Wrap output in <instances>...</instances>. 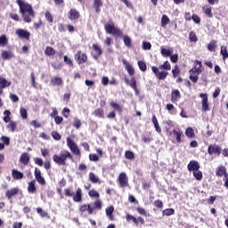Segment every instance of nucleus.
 <instances>
[{
    "mask_svg": "<svg viewBox=\"0 0 228 228\" xmlns=\"http://www.w3.org/2000/svg\"><path fill=\"white\" fill-rule=\"evenodd\" d=\"M169 56H170V58H171V61H172L173 63H177V61H179V55H178L177 53L173 54V55H172V53H171V55H169Z\"/></svg>",
    "mask_w": 228,
    "mask_h": 228,
    "instance_id": "60",
    "label": "nucleus"
},
{
    "mask_svg": "<svg viewBox=\"0 0 228 228\" xmlns=\"http://www.w3.org/2000/svg\"><path fill=\"white\" fill-rule=\"evenodd\" d=\"M159 69H164V70H170L171 66H170V62H168V61H166L162 65L159 66Z\"/></svg>",
    "mask_w": 228,
    "mask_h": 228,
    "instance_id": "52",
    "label": "nucleus"
},
{
    "mask_svg": "<svg viewBox=\"0 0 228 228\" xmlns=\"http://www.w3.org/2000/svg\"><path fill=\"white\" fill-rule=\"evenodd\" d=\"M125 158L126 159H134V153L131 151H126L125 152Z\"/></svg>",
    "mask_w": 228,
    "mask_h": 228,
    "instance_id": "50",
    "label": "nucleus"
},
{
    "mask_svg": "<svg viewBox=\"0 0 228 228\" xmlns=\"http://www.w3.org/2000/svg\"><path fill=\"white\" fill-rule=\"evenodd\" d=\"M17 193H19V188H12L6 191L5 197H7V199H12V197L17 195Z\"/></svg>",
    "mask_w": 228,
    "mask_h": 228,
    "instance_id": "25",
    "label": "nucleus"
},
{
    "mask_svg": "<svg viewBox=\"0 0 228 228\" xmlns=\"http://www.w3.org/2000/svg\"><path fill=\"white\" fill-rule=\"evenodd\" d=\"M208 51H215L216 49V41L212 40L208 45Z\"/></svg>",
    "mask_w": 228,
    "mask_h": 228,
    "instance_id": "53",
    "label": "nucleus"
},
{
    "mask_svg": "<svg viewBox=\"0 0 228 228\" xmlns=\"http://www.w3.org/2000/svg\"><path fill=\"white\" fill-rule=\"evenodd\" d=\"M79 16H80L79 12H77V10L76 9L69 10L68 13V19H69V20H77Z\"/></svg>",
    "mask_w": 228,
    "mask_h": 228,
    "instance_id": "13",
    "label": "nucleus"
},
{
    "mask_svg": "<svg viewBox=\"0 0 228 228\" xmlns=\"http://www.w3.org/2000/svg\"><path fill=\"white\" fill-rule=\"evenodd\" d=\"M110 106L111 108L115 109L117 111H122V107H120V105H118V103L111 102Z\"/></svg>",
    "mask_w": 228,
    "mask_h": 228,
    "instance_id": "58",
    "label": "nucleus"
},
{
    "mask_svg": "<svg viewBox=\"0 0 228 228\" xmlns=\"http://www.w3.org/2000/svg\"><path fill=\"white\" fill-rule=\"evenodd\" d=\"M53 159L54 163H56L57 165L65 166L66 159L72 160V159H74V158L72 157V154H70L69 151H61L59 155H56V154L53 155Z\"/></svg>",
    "mask_w": 228,
    "mask_h": 228,
    "instance_id": "1",
    "label": "nucleus"
},
{
    "mask_svg": "<svg viewBox=\"0 0 228 228\" xmlns=\"http://www.w3.org/2000/svg\"><path fill=\"white\" fill-rule=\"evenodd\" d=\"M126 222H129L130 220H132V222H134V224H135V225H138V219H136V217L127 214L126 216Z\"/></svg>",
    "mask_w": 228,
    "mask_h": 228,
    "instance_id": "47",
    "label": "nucleus"
},
{
    "mask_svg": "<svg viewBox=\"0 0 228 228\" xmlns=\"http://www.w3.org/2000/svg\"><path fill=\"white\" fill-rule=\"evenodd\" d=\"M151 47H152V45L151 44V42H147V41L142 42V49L144 51H150Z\"/></svg>",
    "mask_w": 228,
    "mask_h": 228,
    "instance_id": "48",
    "label": "nucleus"
},
{
    "mask_svg": "<svg viewBox=\"0 0 228 228\" xmlns=\"http://www.w3.org/2000/svg\"><path fill=\"white\" fill-rule=\"evenodd\" d=\"M151 70L155 73L156 77H158L160 81L167 79V76H168L167 71H159V68L155 66L151 68Z\"/></svg>",
    "mask_w": 228,
    "mask_h": 228,
    "instance_id": "5",
    "label": "nucleus"
},
{
    "mask_svg": "<svg viewBox=\"0 0 228 228\" xmlns=\"http://www.w3.org/2000/svg\"><path fill=\"white\" fill-rule=\"evenodd\" d=\"M113 211H115V208H113V206H110L105 209L106 216H108L109 220L110 221L114 220Z\"/></svg>",
    "mask_w": 228,
    "mask_h": 228,
    "instance_id": "24",
    "label": "nucleus"
},
{
    "mask_svg": "<svg viewBox=\"0 0 228 228\" xmlns=\"http://www.w3.org/2000/svg\"><path fill=\"white\" fill-rule=\"evenodd\" d=\"M122 63L123 65H125V69L127 71V73L130 76H134V69H133V66L129 64L126 59H122Z\"/></svg>",
    "mask_w": 228,
    "mask_h": 228,
    "instance_id": "14",
    "label": "nucleus"
},
{
    "mask_svg": "<svg viewBox=\"0 0 228 228\" xmlns=\"http://www.w3.org/2000/svg\"><path fill=\"white\" fill-rule=\"evenodd\" d=\"M190 79L192 83H197L199 81V75L195 72H190Z\"/></svg>",
    "mask_w": 228,
    "mask_h": 228,
    "instance_id": "38",
    "label": "nucleus"
},
{
    "mask_svg": "<svg viewBox=\"0 0 228 228\" xmlns=\"http://www.w3.org/2000/svg\"><path fill=\"white\" fill-rule=\"evenodd\" d=\"M8 127H10L12 133H14L15 130L17 129V123L15 121H11L10 124L8 125Z\"/></svg>",
    "mask_w": 228,
    "mask_h": 228,
    "instance_id": "54",
    "label": "nucleus"
},
{
    "mask_svg": "<svg viewBox=\"0 0 228 228\" xmlns=\"http://www.w3.org/2000/svg\"><path fill=\"white\" fill-rule=\"evenodd\" d=\"M216 175H217L218 177H222V175H224V177H227L228 174L225 170V167L224 166L219 167L216 171Z\"/></svg>",
    "mask_w": 228,
    "mask_h": 228,
    "instance_id": "22",
    "label": "nucleus"
},
{
    "mask_svg": "<svg viewBox=\"0 0 228 228\" xmlns=\"http://www.w3.org/2000/svg\"><path fill=\"white\" fill-rule=\"evenodd\" d=\"M208 152L210 156H212V154H217V156H220L222 153V147L216 144H210L208 148Z\"/></svg>",
    "mask_w": 228,
    "mask_h": 228,
    "instance_id": "6",
    "label": "nucleus"
},
{
    "mask_svg": "<svg viewBox=\"0 0 228 228\" xmlns=\"http://www.w3.org/2000/svg\"><path fill=\"white\" fill-rule=\"evenodd\" d=\"M94 115H95V117H100L101 118H102V117H104V110L102 109H96L94 112Z\"/></svg>",
    "mask_w": 228,
    "mask_h": 228,
    "instance_id": "43",
    "label": "nucleus"
},
{
    "mask_svg": "<svg viewBox=\"0 0 228 228\" xmlns=\"http://www.w3.org/2000/svg\"><path fill=\"white\" fill-rule=\"evenodd\" d=\"M20 115L23 120H26L28 118V110L25 108H21L20 110Z\"/></svg>",
    "mask_w": 228,
    "mask_h": 228,
    "instance_id": "45",
    "label": "nucleus"
},
{
    "mask_svg": "<svg viewBox=\"0 0 228 228\" xmlns=\"http://www.w3.org/2000/svg\"><path fill=\"white\" fill-rule=\"evenodd\" d=\"M20 161L23 165H28L29 163V156H28V153H22Z\"/></svg>",
    "mask_w": 228,
    "mask_h": 228,
    "instance_id": "32",
    "label": "nucleus"
},
{
    "mask_svg": "<svg viewBox=\"0 0 228 228\" xmlns=\"http://www.w3.org/2000/svg\"><path fill=\"white\" fill-rule=\"evenodd\" d=\"M89 206H92L93 213H94V211H95V209H102V203L99 200H97L94 203L89 204Z\"/></svg>",
    "mask_w": 228,
    "mask_h": 228,
    "instance_id": "30",
    "label": "nucleus"
},
{
    "mask_svg": "<svg viewBox=\"0 0 228 228\" xmlns=\"http://www.w3.org/2000/svg\"><path fill=\"white\" fill-rule=\"evenodd\" d=\"M80 213H85V211L88 212V215H94V207L92 205H82L79 208Z\"/></svg>",
    "mask_w": 228,
    "mask_h": 228,
    "instance_id": "18",
    "label": "nucleus"
},
{
    "mask_svg": "<svg viewBox=\"0 0 228 228\" xmlns=\"http://www.w3.org/2000/svg\"><path fill=\"white\" fill-rule=\"evenodd\" d=\"M93 49H94V53H93V58L94 60H99V56L102 54V50H101V47L97 45H93Z\"/></svg>",
    "mask_w": 228,
    "mask_h": 228,
    "instance_id": "17",
    "label": "nucleus"
},
{
    "mask_svg": "<svg viewBox=\"0 0 228 228\" xmlns=\"http://www.w3.org/2000/svg\"><path fill=\"white\" fill-rule=\"evenodd\" d=\"M138 67L142 72H145L147 70V64L143 62V61H139L138 62Z\"/></svg>",
    "mask_w": 228,
    "mask_h": 228,
    "instance_id": "44",
    "label": "nucleus"
},
{
    "mask_svg": "<svg viewBox=\"0 0 228 228\" xmlns=\"http://www.w3.org/2000/svg\"><path fill=\"white\" fill-rule=\"evenodd\" d=\"M35 184H37V181L32 180L28 183V193H35L37 191V187H35Z\"/></svg>",
    "mask_w": 228,
    "mask_h": 228,
    "instance_id": "26",
    "label": "nucleus"
},
{
    "mask_svg": "<svg viewBox=\"0 0 228 228\" xmlns=\"http://www.w3.org/2000/svg\"><path fill=\"white\" fill-rule=\"evenodd\" d=\"M223 60H227L228 58V52H227V46H221V51H220Z\"/></svg>",
    "mask_w": 228,
    "mask_h": 228,
    "instance_id": "35",
    "label": "nucleus"
},
{
    "mask_svg": "<svg viewBox=\"0 0 228 228\" xmlns=\"http://www.w3.org/2000/svg\"><path fill=\"white\" fill-rule=\"evenodd\" d=\"M118 183L122 188H126V186L129 185V179L126 173H120L118 175Z\"/></svg>",
    "mask_w": 228,
    "mask_h": 228,
    "instance_id": "7",
    "label": "nucleus"
},
{
    "mask_svg": "<svg viewBox=\"0 0 228 228\" xmlns=\"http://www.w3.org/2000/svg\"><path fill=\"white\" fill-rule=\"evenodd\" d=\"M82 199H83V193H82L81 188H78L76 191V194H74L73 196V200L74 202H81Z\"/></svg>",
    "mask_w": 228,
    "mask_h": 228,
    "instance_id": "21",
    "label": "nucleus"
},
{
    "mask_svg": "<svg viewBox=\"0 0 228 228\" xmlns=\"http://www.w3.org/2000/svg\"><path fill=\"white\" fill-rule=\"evenodd\" d=\"M189 38H190L191 42H197V40H198L197 35L194 32H191L189 34Z\"/></svg>",
    "mask_w": 228,
    "mask_h": 228,
    "instance_id": "61",
    "label": "nucleus"
},
{
    "mask_svg": "<svg viewBox=\"0 0 228 228\" xmlns=\"http://www.w3.org/2000/svg\"><path fill=\"white\" fill-rule=\"evenodd\" d=\"M16 4H18L19 8H20V12L22 14L33 10V7L31 6V4L24 2V0H16Z\"/></svg>",
    "mask_w": 228,
    "mask_h": 228,
    "instance_id": "3",
    "label": "nucleus"
},
{
    "mask_svg": "<svg viewBox=\"0 0 228 228\" xmlns=\"http://www.w3.org/2000/svg\"><path fill=\"white\" fill-rule=\"evenodd\" d=\"M12 177L16 180L19 181L20 179L24 178V174L17 169H12Z\"/></svg>",
    "mask_w": 228,
    "mask_h": 228,
    "instance_id": "20",
    "label": "nucleus"
},
{
    "mask_svg": "<svg viewBox=\"0 0 228 228\" xmlns=\"http://www.w3.org/2000/svg\"><path fill=\"white\" fill-rule=\"evenodd\" d=\"M51 85H53V86H61V85H63V80L58 77H54L51 79Z\"/></svg>",
    "mask_w": 228,
    "mask_h": 228,
    "instance_id": "27",
    "label": "nucleus"
},
{
    "mask_svg": "<svg viewBox=\"0 0 228 228\" xmlns=\"http://www.w3.org/2000/svg\"><path fill=\"white\" fill-rule=\"evenodd\" d=\"M5 45H8V38L4 35H2L0 37V47H5Z\"/></svg>",
    "mask_w": 228,
    "mask_h": 228,
    "instance_id": "34",
    "label": "nucleus"
},
{
    "mask_svg": "<svg viewBox=\"0 0 228 228\" xmlns=\"http://www.w3.org/2000/svg\"><path fill=\"white\" fill-rule=\"evenodd\" d=\"M185 134L186 136H188V138H195V133L193 132V128L191 127H188L186 129Z\"/></svg>",
    "mask_w": 228,
    "mask_h": 228,
    "instance_id": "37",
    "label": "nucleus"
},
{
    "mask_svg": "<svg viewBox=\"0 0 228 228\" xmlns=\"http://www.w3.org/2000/svg\"><path fill=\"white\" fill-rule=\"evenodd\" d=\"M90 161H97L99 159V156L96 154H90L89 155Z\"/></svg>",
    "mask_w": 228,
    "mask_h": 228,
    "instance_id": "64",
    "label": "nucleus"
},
{
    "mask_svg": "<svg viewBox=\"0 0 228 228\" xmlns=\"http://www.w3.org/2000/svg\"><path fill=\"white\" fill-rule=\"evenodd\" d=\"M72 126L73 127H76V129H79V127H81V120L74 118Z\"/></svg>",
    "mask_w": 228,
    "mask_h": 228,
    "instance_id": "56",
    "label": "nucleus"
},
{
    "mask_svg": "<svg viewBox=\"0 0 228 228\" xmlns=\"http://www.w3.org/2000/svg\"><path fill=\"white\" fill-rule=\"evenodd\" d=\"M123 42L126 47H131V37L129 36H123Z\"/></svg>",
    "mask_w": 228,
    "mask_h": 228,
    "instance_id": "41",
    "label": "nucleus"
},
{
    "mask_svg": "<svg viewBox=\"0 0 228 228\" xmlns=\"http://www.w3.org/2000/svg\"><path fill=\"white\" fill-rule=\"evenodd\" d=\"M89 180L91 181V183H96L99 182V177H97V175H95V174L90 173Z\"/></svg>",
    "mask_w": 228,
    "mask_h": 228,
    "instance_id": "42",
    "label": "nucleus"
},
{
    "mask_svg": "<svg viewBox=\"0 0 228 228\" xmlns=\"http://www.w3.org/2000/svg\"><path fill=\"white\" fill-rule=\"evenodd\" d=\"M125 83L126 85H129V86H131V88H133L134 90H137L136 79L134 78V77H132L130 80L128 77H125Z\"/></svg>",
    "mask_w": 228,
    "mask_h": 228,
    "instance_id": "19",
    "label": "nucleus"
},
{
    "mask_svg": "<svg viewBox=\"0 0 228 228\" xmlns=\"http://www.w3.org/2000/svg\"><path fill=\"white\" fill-rule=\"evenodd\" d=\"M1 141L3 142V143L4 145H10V138H8L6 136H2Z\"/></svg>",
    "mask_w": 228,
    "mask_h": 228,
    "instance_id": "63",
    "label": "nucleus"
},
{
    "mask_svg": "<svg viewBox=\"0 0 228 228\" xmlns=\"http://www.w3.org/2000/svg\"><path fill=\"white\" fill-rule=\"evenodd\" d=\"M169 22H170V19L168 18V16L164 14L161 19L162 28H165V26H167Z\"/></svg>",
    "mask_w": 228,
    "mask_h": 228,
    "instance_id": "36",
    "label": "nucleus"
},
{
    "mask_svg": "<svg viewBox=\"0 0 228 228\" xmlns=\"http://www.w3.org/2000/svg\"><path fill=\"white\" fill-rule=\"evenodd\" d=\"M34 162L36 165H38V167H42L44 165V160L40 158H35Z\"/></svg>",
    "mask_w": 228,
    "mask_h": 228,
    "instance_id": "62",
    "label": "nucleus"
},
{
    "mask_svg": "<svg viewBox=\"0 0 228 228\" xmlns=\"http://www.w3.org/2000/svg\"><path fill=\"white\" fill-rule=\"evenodd\" d=\"M23 17V20L24 22H31V20H33V19H35L36 15H35V11H33V9H31L30 11L24 12L22 14Z\"/></svg>",
    "mask_w": 228,
    "mask_h": 228,
    "instance_id": "9",
    "label": "nucleus"
},
{
    "mask_svg": "<svg viewBox=\"0 0 228 228\" xmlns=\"http://www.w3.org/2000/svg\"><path fill=\"white\" fill-rule=\"evenodd\" d=\"M171 95L172 102H177V101L181 99V93L179 92V90H173Z\"/></svg>",
    "mask_w": 228,
    "mask_h": 228,
    "instance_id": "23",
    "label": "nucleus"
},
{
    "mask_svg": "<svg viewBox=\"0 0 228 228\" xmlns=\"http://www.w3.org/2000/svg\"><path fill=\"white\" fill-rule=\"evenodd\" d=\"M3 60H12L13 58V53L8 51H3L1 54Z\"/></svg>",
    "mask_w": 228,
    "mask_h": 228,
    "instance_id": "28",
    "label": "nucleus"
},
{
    "mask_svg": "<svg viewBox=\"0 0 228 228\" xmlns=\"http://www.w3.org/2000/svg\"><path fill=\"white\" fill-rule=\"evenodd\" d=\"M203 12H204L205 15L209 17V19H213V12L211 11V7H209V5L204 6Z\"/></svg>",
    "mask_w": 228,
    "mask_h": 228,
    "instance_id": "33",
    "label": "nucleus"
},
{
    "mask_svg": "<svg viewBox=\"0 0 228 228\" xmlns=\"http://www.w3.org/2000/svg\"><path fill=\"white\" fill-rule=\"evenodd\" d=\"M174 213H175V210H174V208H167L163 211V215H165L166 216H172Z\"/></svg>",
    "mask_w": 228,
    "mask_h": 228,
    "instance_id": "46",
    "label": "nucleus"
},
{
    "mask_svg": "<svg viewBox=\"0 0 228 228\" xmlns=\"http://www.w3.org/2000/svg\"><path fill=\"white\" fill-rule=\"evenodd\" d=\"M16 35H18V37H20L21 39L29 40V32H28V30H24L20 28L17 29Z\"/></svg>",
    "mask_w": 228,
    "mask_h": 228,
    "instance_id": "15",
    "label": "nucleus"
},
{
    "mask_svg": "<svg viewBox=\"0 0 228 228\" xmlns=\"http://www.w3.org/2000/svg\"><path fill=\"white\" fill-rule=\"evenodd\" d=\"M45 17L48 22H53V14L50 12L46 11L45 12Z\"/></svg>",
    "mask_w": 228,
    "mask_h": 228,
    "instance_id": "57",
    "label": "nucleus"
},
{
    "mask_svg": "<svg viewBox=\"0 0 228 228\" xmlns=\"http://www.w3.org/2000/svg\"><path fill=\"white\" fill-rule=\"evenodd\" d=\"M105 30H106V33H109V35H115L116 37H119V35L122 34L120 29H118V28H115V25L113 23H106Z\"/></svg>",
    "mask_w": 228,
    "mask_h": 228,
    "instance_id": "4",
    "label": "nucleus"
},
{
    "mask_svg": "<svg viewBox=\"0 0 228 228\" xmlns=\"http://www.w3.org/2000/svg\"><path fill=\"white\" fill-rule=\"evenodd\" d=\"M167 133H169V134H175V136H176V142L178 143H181L183 142V133L181 132V130H175L174 129L173 131H168Z\"/></svg>",
    "mask_w": 228,
    "mask_h": 228,
    "instance_id": "16",
    "label": "nucleus"
},
{
    "mask_svg": "<svg viewBox=\"0 0 228 228\" xmlns=\"http://www.w3.org/2000/svg\"><path fill=\"white\" fill-rule=\"evenodd\" d=\"M190 72H194L195 74H198L200 76V74L202 73V67L199 66L197 68V66H195L190 70Z\"/></svg>",
    "mask_w": 228,
    "mask_h": 228,
    "instance_id": "51",
    "label": "nucleus"
},
{
    "mask_svg": "<svg viewBox=\"0 0 228 228\" xmlns=\"http://www.w3.org/2000/svg\"><path fill=\"white\" fill-rule=\"evenodd\" d=\"M94 7L95 8L96 13H99L101 12V6H102V0H93Z\"/></svg>",
    "mask_w": 228,
    "mask_h": 228,
    "instance_id": "31",
    "label": "nucleus"
},
{
    "mask_svg": "<svg viewBox=\"0 0 228 228\" xmlns=\"http://www.w3.org/2000/svg\"><path fill=\"white\" fill-rule=\"evenodd\" d=\"M200 97L202 99V111H209V103H208V94H200Z\"/></svg>",
    "mask_w": 228,
    "mask_h": 228,
    "instance_id": "10",
    "label": "nucleus"
},
{
    "mask_svg": "<svg viewBox=\"0 0 228 228\" xmlns=\"http://www.w3.org/2000/svg\"><path fill=\"white\" fill-rule=\"evenodd\" d=\"M193 176L197 181H202V173L198 169V171H193Z\"/></svg>",
    "mask_w": 228,
    "mask_h": 228,
    "instance_id": "49",
    "label": "nucleus"
},
{
    "mask_svg": "<svg viewBox=\"0 0 228 228\" xmlns=\"http://www.w3.org/2000/svg\"><path fill=\"white\" fill-rule=\"evenodd\" d=\"M45 54L46 56H54L56 54V50L51 46H46L45 50Z\"/></svg>",
    "mask_w": 228,
    "mask_h": 228,
    "instance_id": "29",
    "label": "nucleus"
},
{
    "mask_svg": "<svg viewBox=\"0 0 228 228\" xmlns=\"http://www.w3.org/2000/svg\"><path fill=\"white\" fill-rule=\"evenodd\" d=\"M52 137L53 138V140H61V135H60L56 131L52 132Z\"/></svg>",
    "mask_w": 228,
    "mask_h": 228,
    "instance_id": "59",
    "label": "nucleus"
},
{
    "mask_svg": "<svg viewBox=\"0 0 228 228\" xmlns=\"http://www.w3.org/2000/svg\"><path fill=\"white\" fill-rule=\"evenodd\" d=\"M11 83L5 80L3 77H0V86L1 88H6V86H10Z\"/></svg>",
    "mask_w": 228,
    "mask_h": 228,
    "instance_id": "40",
    "label": "nucleus"
},
{
    "mask_svg": "<svg viewBox=\"0 0 228 228\" xmlns=\"http://www.w3.org/2000/svg\"><path fill=\"white\" fill-rule=\"evenodd\" d=\"M187 168L190 172L193 171V172H197L199 170V168H200V165L199 164L198 161L196 160H191Z\"/></svg>",
    "mask_w": 228,
    "mask_h": 228,
    "instance_id": "12",
    "label": "nucleus"
},
{
    "mask_svg": "<svg viewBox=\"0 0 228 228\" xmlns=\"http://www.w3.org/2000/svg\"><path fill=\"white\" fill-rule=\"evenodd\" d=\"M67 146L69 147V151L75 156H81V151H79V147L70 137H67Z\"/></svg>",
    "mask_w": 228,
    "mask_h": 228,
    "instance_id": "2",
    "label": "nucleus"
},
{
    "mask_svg": "<svg viewBox=\"0 0 228 228\" xmlns=\"http://www.w3.org/2000/svg\"><path fill=\"white\" fill-rule=\"evenodd\" d=\"M35 177L37 183L41 184V186H45V178L42 176V172L37 167L35 168Z\"/></svg>",
    "mask_w": 228,
    "mask_h": 228,
    "instance_id": "8",
    "label": "nucleus"
},
{
    "mask_svg": "<svg viewBox=\"0 0 228 228\" xmlns=\"http://www.w3.org/2000/svg\"><path fill=\"white\" fill-rule=\"evenodd\" d=\"M89 197H94V199H99V192L95 190H91L88 192Z\"/></svg>",
    "mask_w": 228,
    "mask_h": 228,
    "instance_id": "55",
    "label": "nucleus"
},
{
    "mask_svg": "<svg viewBox=\"0 0 228 228\" xmlns=\"http://www.w3.org/2000/svg\"><path fill=\"white\" fill-rule=\"evenodd\" d=\"M172 53H174V49L161 48V54H165L166 56H172Z\"/></svg>",
    "mask_w": 228,
    "mask_h": 228,
    "instance_id": "39",
    "label": "nucleus"
},
{
    "mask_svg": "<svg viewBox=\"0 0 228 228\" xmlns=\"http://www.w3.org/2000/svg\"><path fill=\"white\" fill-rule=\"evenodd\" d=\"M75 58L79 65H81V63H85L88 60L86 53H83L81 51H78L76 53Z\"/></svg>",
    "mask_w": 228,
    "mask_h": 228,
    "instance_id": "11",
    "label": "nucleus"
}]
</instances>
